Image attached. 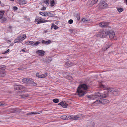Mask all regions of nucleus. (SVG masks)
Instances as JSON below:
<instances>
[{
  "label": "nucleus",
  "mask_w": 127,
  "mask_h": 127,
  "mask_svg": "<svg viewBox=\"0 0 127 127\" xmlns=\"http://www.w3.org/2000/svg\"><path fill=\"white\" fill-rule=\"evenodd\" d=\"M87 88V86L85 84H83L79 86L77 90V92L79 96L81 97L86 94V90Z\"/></svg>",
  "instance_id": "f257e3e1"
},
{
  "label": "nucleus",
  "mask_w": 127,
  "mask_h": 127,
  "mask_svg": "<svg viewBox=\"0 0 127 127\" xmlns=\"http://www.w3.org/2000/svg\"><path fill=\"white\" fill-rule=\"evenodd\" d=\"M87 97L91 100H95L97 98L101 99L105 98L107 97V95L105 94L99 93V92L96 93L94 96L87 95Z\"/></svg>",
  "instance_id": "f03ea898"
},
{
  "label": "nucleus",
  "mask_w": 127,
  "mask_h": 127,
  "mask_svg": "<svg viewBox=\"0 0 127 127\" xmlns=\"http://www.w3.org/2000/svg\"><path fill=\"white\" fill-rule=\"evenodd\" d=\"M81 116V115H71V116H66L63 115L61 116V119L64 120L69 119H72L73 120H77L79 119V118Z\"/></svg>",
  "instance_id": "7ed1b4c3"
},
{
  "label": "nucleus",
  "mask_w": 127,
  "mask_h": 127,
  "mask_svg": "<svg viewBox=\"0 0 127 127\" xmlns=\"http://www.w3.org/2000/svg\"><path fill=\"white\" fill-rule=\"evenodd\" d=\"M107 6L106 0H101L98 4L99 9H102L105 8Z\"/></svg>",
  "instance_id": "20e7f679"
},
{
  "label": "nucleus",
  "mask_w": 127,
  "mask_h": 127,
  "mask_svg": "<svg viewBox=\"0 0 127 127\" xmlns=\"http://www.w3.org/2000/svg\"><path fill=\"white\" fill-rule=\"evenodd\" d=\"M99 86L101 88H103L104 90H107L108 92H111L112 93L114 89V88L111 87H107L104 85L102 83L100 84Z\"/></svg>",
  "instance_id": "39448f33"
},
{
  "label": "nucleus",
  "mask_w": 127,
  "mask_h": 127,
  "mask_svg": "<svg viewBox=\"0 0 127 127\" xmlns=\"http://www.w3.org/2000/svg\"><path fill=\"white\" fill-rule=\"evenodd\" d=\"M107 31H103L102 30H101L97 34V36L99 37H105L107 36Z\"/></svg>",
  "instance_id": "423d86ee"
},
{
  "label": "nucleus",
  "mask_w": 127,
  "mask_h": 127,
  "mask_svg": "<svg viewBox=\"0 0 127 127\" xmlns=\"http://www.w3.org/2000/svg\"><path fill=\"white\" fill-rule=\"evenodd\" d=\"M107 35H108L109 38L111 39L114 38L115 37V34L113 31H107Z\"/></svg>",
  "instance_id": "0eeeda50"
},
{
  "label": "nucleus",
  "mask_w": 127,
  "mask_h": 127,
  "mask_svg": "<svg viewBox=\"0 0 127 127\" xmlns=\"http://www.w3.org/2000/svg\"><path fill=\"white\" fill-rule=\"evenodd\" d=\"M109 102V101L108 100L104 99L102 100L101 101L98 100H96L95 102H94V103L97 104L98 103H102V104H104Z\"/></svg>",
  "instance_id": "6e6552de"
},
{
  "label": "nucleus",
  "mask_w": 127,
  "mask_h": 127,
  "mask_svg": "<svg viewBox=\"0 0 127 127\" xmlns=\"http://www.w3.org/2000/svg\"><path fill=\"white\" fill-rule=\"evenodd\" d=\"M14 88L15 90H17L18 91L20 90H22L23 89H25V88L23 86L17 84H15L14 86Z\"/></svg>",
  "instance_id": "1a4fd4ad"
},
{
  "label": "nucleus",
  "mask_w": 127,
  "mask_h": 127,
  "mask_svg": "<svg viewBox=\"0 0 127 127\" xmlns=\"http://www.w3.org/2000/svg\"><path fill=\"white\" fill-rule=\"evenodd\" d=\"M99 25L101 27L105 28L108 26V23L106 22H103L99 23Z\"/></svg>",
  "instance_id": "9d476101"
},
{
  "label": "nucleus",
  "mask_w": 127,
  "mask_h": 127,
  "mask_svg": "<svg viewBox=\"0 0 127 127\" xmlns=\"http://www.w3.org/2000/svg\"><path fill=\"white\" fill-rule=\"evenodd\" d=\"M52 60V59L50 57H46V58H43L41 60L42 61L44 62L48 63L51 62Z\"/></svg>",
  "instance_id": "9b49d317"
},
{
  "label": "nucleus",
  "mask_w": 127,
  "mask_h": 127,
  "mask_svg": "<svg viewBox=\"0 0 127 127\" xmlns=\"http://www.w3.org/2000/svg\"><path fill=\"white\" fill-rule=\"evenodd\" d=\"M42 18L39 17H36L35 20V22H38L37 24H40L41 23H44L42 20H41Z\"/></svg>",
  "instance_id": "f8f14e48"
},
{
  "label": "nucleus",
  "mask_w": 127,
  "mask_h": 127,
  "mask_svg": "<svg viewBox=\"0 0 127 127\" xmlns=\"http://www.w3.org/2000/svg\"><path fill=\"white\" fill-rule=\"evenodd\" d=\"M37 77L39 78H44L47 75V73H45L44 74H40L38 73H37L36 74Z\"/></svg>",
  "instance_id": "ddd939ff"
},
{
  "label": "nucleus",
  "mask_w": 127,
  "mask_h": 127,
  "mask_svg": "<svg viewBox=\"0 0 127 127\" xmlns=\"http://www.w3.org/2000/svg\"><path fill=\"white\" fill-rule=\"evenodd\" d=\"M119 94V91L117 89L115 88L112 93V95L115 96L118 95Z\"/></svg>",
  "instance_id": "4468645a"
},
{
  "label": "nucleus",
  "mask_w": 127,
  "mask_h": 127,
  "mask_svg": "<svg viewBox=\"0 0 127 127\" xmlns=\"http://www.w3.org/2000/svg\"><path fill=\"white\" fill-rule=\"evenodd\" d=\"M26 37V34L21 35L18 36L20 41H21L25 39Z\"/></svg>",
  "instance_id": "2eb2a0df"
},
{
  "label": "nucleus",
  "mask_w": 127,
  "mask_h": 127,
  "mask_svg": "<svg viewBox=\"0 0 127 127\" xmlns=\"http://www.w3.org/2000/svg\"><path fill=\"white\" fill-rule=\"evenodd\" d=\"M36 53L40 56H43L44 55L45 52L43 50H38L36 51Z\"/></svg>",
  "instance_id": "dca6fc26"
},
{
  "label": "nucleus",
  "mask_w": 127,
  "mask_h": 127,
  "mask_svg": "<svg viewBox=\"0 0 127 127\" xmlns=\"http://www.w3.org/2000/svg\"><path fill=\"white\" fill-rule=\"evenodd\" d=\"M18 2L20 5L25 4L27 3L26 1L25 0H19Z\"/></svg>",
  "instance_id": "f3484780"
},
{
  "label": "nucleus",
  "mask_w": 127,
  "mask_h": 127,
  "mask_svg": "<svg viewBox=\"0 0 127 127\" xmlns=\"http://www.w3.org/2000/svg\"><path fill=\"white\" fill-rule=\"evenodd\" d=\"M31 78H25L23 79L22 80V82L25 83H26L31 80Z\"/></svg>",
  "instance_id": "a211bd4d"
},
{
  "label": "nucleus",
  "mask_w": 127,
  "mask_h": 127,
  "mask_svg": "<svg viewBox=\"0 0 127 127\" xmlns=\"http://www.w3.org/2000/svg\"><path fill=\"white\" fill-rule=\"evenodd\" d=\"M42 43L43 44H45L46 45H48L51 42L50 40H48V41H45L44 40H43L41 41Z\"/></svg>",
  "instance_id": "6ab92c4d"
},
{
  "label": "nucleus",
  "mask_w": 127,
  "mask_h": 127,
  "mask_svg": "<svg viewBox=\"0 0 127 127\" xmlns=\"http://www.w3.org/2000/svg\"><path fill=\"white\" fill-rule=\"evenodd\" d=\"M73 65V64L70 61H68L65 64L66 66L70 67Z\"/></svg>",
  "instance_id": "aec40b11"
},
{
  "label": "nucleus",
  "mask_w": 127,
  "mask_h": 127,
  "mask_svg": "<svg viewBox=\"0 0 127 127\" xmlns=\"http://www.w3.org/2000/svg\"><path fill=\"white\" fill-rule=\"evenodd\" d=\"M6 69V66L5 65H2L0 66V73L2 72L3 71Z\"/></svg>",
  "instance_id": "412c9836"
},
{
  "label": "nucleus",
  "mask_w": 127,
  "mask_h": 127,
  "mask_svg": "<svg viewBox=\"0 0 127 127\" xmlns=\"http://www.w3.org/2000/svg\"><path fill=\"white\" fill-rule=\"evenodd\" d=\"M41 113V112H31L27 114V115H31L32 114H39Z\"/></svg>",
  "instance_id": "4be33fe9"
},
{
  "label": "nucleus",
  "mask_w": 127,
  "mask_h": 127,
  "mask_svg": "<svg viewBox=\"0 0 127 127\" xmlns=\"http://www.w3.org/2000/svg\"><path fill=\"white\" fill-rule=\"evenodd\" d=\"M59 104L61 105L62 107L64 108H66L67 107L66 104L63 102H62L59 103Z\"/></svg>",
  "instance_id": "5701e85b"
},
{
  "label": "nucleus",
  "mask_w": 127,
  "mask_h": 127,
  "mask_svg": "<svg viewBox=\"0 0 127 127\" xmlns=\"http://www.w3.org/2000/svg\"><path fill=\"white\" fill-rule=\"evenodd\" d=\"M4 13L5 12L4 11H0V19H1L2 18Z\"/></svg>",
  "instance_id": "b1692460"
},
{
  "label": "nucleus",
  "mask_w": 127,
  "mask_h": 127,
  "mask_svg": "<svg viewBox=\"0 0 127 127\" xmlns=\"http://www.w3.org/2000/svg\"><path fill=\"white\" fill-rule=\"evenodd\" d=\"M20 41L19 38H18V37L14 40V42L16 43Z\"/></svg>",
  "instance_id": "393cba45"
},
{
  "label": "nucleus",
  "mask_w": 127,
  "mask_h": 127,
  "mask_svg": "<svg viewBox=\"0 0 127 127\" xmlns=\"http://www.w3.org/2000/svg\"><path fill=\"white\" fill-rule=\"evenodd\" d=\"M98 0H93L91 1V3L92 4H96Z\"/></svg>",
  "instance_id": "a878e982"
},
{
  "label": "nucleus",
  "mask_w": 127,
  "mask_h": 127,
  "mask_svg": "<svg viewBox=\"0 0 127 127\" xmlns=\"http://www.w3.org/2000/svg\"><path fill=\"white\" fill-rule=\"evenodd\" d=\"M29 95L28 94L23 95H22V97L24 98H26L27 97L29 96Z\"/></svg>",
  "instance_id": "bb28decb"
},
{
  "label": "nucleus",
  "mask_w": 127,
  "mask_h": 127,
  "mask_svg": "<svg viewBox=\"0 0 127 127\" xmlns=\"http://www.w3.org/2000/svg\"><path fill=\"white\" fill-rule=\"evenodd\" d=\"M39 14L44 16H46V14L45 12H39Z\"/></svg>",
  "instance_id": "cd10ccee"
},
{
  "label": "nucleus",
  "mask_w": 127,
  "mask_h": 127,
  "mask_svg": "<svg viewBox=\"0 0 127 127\" xmlns=\"http://www.w3.org/2000/svg\"><path fill=\"white\" fill-rule=\"evenodd\" d=\"M110 45H107L106 47H105L104 48H102V50L104 51L106 50L107 49H108V48H109V46L110 45Z\"/></svg>",
  "instance_id": "c85d7f7f"
},
{
  "label": "nucleus",
  "mask_w": 127,
  "mask_h": 127,
  "mask_svg": "<svg viewBox=\"0 0 127 127\" xmlns=\"http://www.w3.org/2000/svg\"><path fill=\"white\" fill-rule=\"evenodd\" d=\"M82 21L85 23H87L88 22V21H89L88 19L85 18H83L82 20Z\"/></svg>",
  "instance_id": "c756f323"
},
{
  "label": "nucleus",
  "mask_w": 127,
  "mask_h": 127,
  "mask_svg": "<svg viewBox=\"0 0 127 127\" xmlns=\"http://www.w3.org/2000/svg\"><path fill=\"white\" fill-rule=\"evenodd\" d=\"M33 42L32 41H30L27 42L26 43V44L27 45H30L32 44L33 43Z\"/></svg>",
  "instance_id": "7c9ffc66"
},
{
  "label": "nucleus",
  "mask_w": 127,
  "mask_h": 127,
  "mask_svg": "<svg viewBox=\"0 0 127 127\" xmlns=\"http://www.w3.org/2000/svg\"><path fill=\"white\" fill-rule=\"evenodd\" d=\"M6 73L5 72L0 73V76L2 77H4L5 76Z\"/></svg>",
  "instance_id": "2f4dec72"
},
{
  "label": "nucleus",
  "mask_w": 127,
  "mask_h": 127,
  "mask_svg": "<svg viewBox=\"0 0 127 127\" xmlns=\"http://www.w3.org/2000/svg\"><path fill=\"white\" fill-rule=\"evenodd\" d=\"M15 112H16V113H17L20 112L21 111V109H19L17 108H15ZM14 112H15V111Z\"/></svg>",
  "instance_id": "473e14b6"
},
{
  "label": "nucleus",
  "mask_w": 127,
  "mask_h": 127,
  "mask_svg": "<svg viewBox=\"0 0 127 127\" xmlns=\"http://www.w3.org/2000/svg\"><path fill=\"white\" fill-rule=\"evenodd\" d=\"M44 2L47 5H48L49 4V1L48 0H44Z\"/></svg>",
  "instance_id": "72a5a7b5"
},
{
  "label": "nucleus",
  "mask_w": 127,
  "mask_h": 127,
  "mask_svg": "<svg viewBox=\"0 0 127 127\" xmlns=\"http://www.w3.org/2000/svg\"><path fill=\"white\" fill-rule=\"evenodd\" d=\"M117 10L119 12H122L123 10V9L122 8H117Z\"/></svg>",
  "instance_id": "f704fd0d"
},
{
  "label": "nucleus",
  "mask_w": 127,
  "mask_h": 127,
  "mask_svg": "<svg viewBox=\"0 0 127 127\" xmlns=\"http://www.w3.org/2000/svg\"><path fill=\"white\" fill-rule=\"evenodd\" d=\"M55 2L53 0H52L50 2V4L51 5V7H53L54 5L55 4Z\"/></svg>",
  "instance_id": "c9c22d12"
},
{
  "label": "nucleus",
  "mask_w": 127,
  "mask_h": 127,
  "mask_svg": "<svg viewBox=\"0 0 127 127\" xmlns=\"http://www.w3.org/2000/svg\"><path fill=\"white\" fill-rule=\"evenodd\" d=\"M53 101L56 103H57L59 102V100L57 99H55L53 100Z\"/></svg>",
  "instance_id": "e433bc0d"
},
{
  "label": "nucleus",
  "mask_w": 127,
  "mask_h": 127,
  "mask_svg": "<svg viewBox=\"0 0 127 127\" xmlns=\"http://www.w3.org/2000/svg\"><path fill=\"white\" fill-rule=\"evenodd\" d=\"M15 108H12L11 109V113H16V112H14L15 111Z\"/></svg>",
  "instance_id": "4c0bfd02"
},
{
  "label": "nucleus",
  "mask_w": 127,
  "mask_h": 127,
  "mask_svg": "<svg viewBox=\"0 0 127 127\" xmlns=\"http://www.w3.org/2000/svg\"><path fill=\"white\" fill-rule=\"evenodd\" d=\"M40 43V42H36L34 43V44H33V45H35L36 46H37Z\"/></svg>",
  "instance_id": "58836bf2"
},
{
  "label": "nucleus",
  "mask_w": 127,
  "mask_h": 127,
  "mask_svg": "<svg viewBox=\"0 0 127 127\" xmlns=\"http://www.w3.org/2000/svg\"><path fill=\"white\" fill-rule=\"evenodd\" d=\"M73 21L72 19H70L68 21V23L70 24H72L73 23Z\"/></svg>",
  "instance_id": "ea45409f"
},
{
  "label": "nucleus",
  "mask_w": 127,
  "mask_h": 127,
  "mask_svg": "<svg viewBox=\"0 0 127 127\" xmlns=\"http://www.w3.org/2000/svg\"><path fill=\"white\" fill-rule=\"evenodd\" d=\"M58 27L56 25H55L53 27V28L55 30H56L58 28Z\"/></svg>",
  "instance_id": "a19ab883"
},
{
  "label": "nucleus",
  "mask_w": 127,
  "mask_h": 127,
  "mask_svg": "<svg viewBox=\"0 0 127 127\" xmlns=\"http://www.w3.org/2000/svg\"><path fill=\"white\" fill-rule=\"evenodd\" d=\"M6 104L4 103L3 102H0V106L1 105H5Z\"/></svg>",
  "instance_id": "79ce46f5"
},
{
  "label": "nucleus",
  "mask_w": 127,
  "mask_h": 127,
  "mask_svg": "<svg viewBox=\"0 0 127 127\" xmlns=\"http://www.w3.org/2000/svg\"><path fill=\"white\" fill-rule=\"evenodd\" d=\"M51 13L50 12H46V15L48 16H49L50 15V14H51Z\"/></svg>",
  "instance_id": "37998d69"
},
{
  "label": "nucleus",
  "mask_w": 127,
  "mask_h": 127,
  "mask_svg": "<svg viewBox=\"0 0 127 127\" xmlns=\"http://www.w3.org/2000/svg\"><path fill=\"white\" fill-rule=\"evenodd\" d=\"M7 21V19L5 18H3L2 19V21L3 22H6Z\"/></svg>",
  "instance_id": "c03bdc74"
},
{
  "label": "nucleus",
  "mask_w": 127,
  "mask_h": 127,
  "mask_svg": "<svg viewBox=\"0 0 127 127\" xmlns=\"http://www.w3.org/2000/svg\"><path fill=\"white\" fill-rule=\"evenodd\" d=\"M46 9V8L45 7H43L41 9V10H45Z\"/></svg>",
  "instance_id": "a18cd8bd"
},
{
  "label": "nucleus",
  "mask_w": 127,
  "mask_h": 127,
  "mask_svg": "<svg viewBox=\"0 0 127 127\" xmlns=\"http://www.w3.org/2000/svg\"><path fill=\"white\" fill-rule=\"evenodd\" d=\"M10 50L9 49H8L7 51H5L4 53V54H5L8 53L9 51Z\"/></svg>",
  "instance_id": "49530a36"
},
{
  "label": "nucleus",
  "mask_w": 127,
  "mask_h": 127,
  "mask_svg": "<svg viewBox=\"0 0 127 127\" xmlns=\"http://www.w3.org/2000/svg\"><path fill=\"white\" fill-rule=\"evenodd\" d=\"M13 9L14 10H16L18 9V8L17 7L14 6L13 7Z\"/></svg>",
  "instance_id": "de8ad7c7"
},
{
  "label": "nucleus",
  "mask_w": 127,
  "mask_h": 127,
  "mask_svg": "<svg viewBox=\"0 0 127 127\" xmlns=\"http://www.w3.org/2000/svg\"><path fill=\"white\" fill-rule=\"evenodd\" d=\"M49 16L51 17H53L54 15L53 14L51 13V14H50V15Z\"/></svg>",
  "instance_id": "09e8293b"
},
{
  "label": "nucleus",
  "mask_w": 127,
  "mask_h": 127,
  "mask_svg": "<svg viewBox=\"0 0 127 127\" xmlns=\"http://www.w3.org/2000/svg\"><path fill=\"white\" fill-rule=\"evenodd\" d=\"M42 21H43V22H44H44H47L49 21L47 20H42Z\"/></svg>",
  "instance_id": "8fccbe9b"
},
{
  "label": "nucleus",
  "mask_w": 127,
  "mask_h": 127,
  "mask_svg": "<svg viewBox=\"0 0 127 127\" xmlns=\"http://www.w3.org/2000/svg\"><path fill=\"white\" fill-rule=\"evenodd\" d=\"M77 20H79L80 19V17H79V16L77 17Z\"/></svg>",
  "instance_id": "3c124183"
},
{
  "label": "nucleus",
  "mask_w": 127,
  "mask_h": 127,
  "mask_svg": "<svg viewBox=\"0 0 127 127\" xmlns=\"http://www.w3.org/2000/svg\"><path fill=\"white\" fill-rule=\"evenodd\" d=\"M22 51H23V52H25V50L23 49H22Z\"/></svg>",
  "instance_id": "603ef678"
},
{
  "label": "nucleus",
  "mask_w": 127,
  "mask_h": 127,
  "mask_svg": "<svg viewBox=\"0 0 127 127\" xmlns=\"http://www.w3.org/2000/svg\"><path fill=\"white\" fill-rule=\"evenodd\" d=\"M125 1L126 3H127V0H125Z\"/></svg>",
  "instance_id": "864d4df0"
},
{
  "label": "nucleus",
  "mask_w": 127,
  "mask_h": 127,
  "mask_svg": "<svg viewBox=\"0 0 127 127\" xmlns=\"http://www.w3.org/2000/svg\"><path fill=\"white\" fill-rule=\"evenodd\" d=\"M10 1H14V0H10Z\"/></svg>",
  "instance_id": "5fc2aeb1"
},
{
  "label": "nucleus",
  "mask_w": 127,
  "mask_h": 127,
  "mask_svg": "<svg viewBox=\"0 0 127 127\" xmlns=\"http://www.w3.org/2000/svg\"><path fill=\"white\" fill-rule=\"evenodd\" d=\"M1 1L0 0V4L1 3Z\"/></svg>",
  "instance_id": "6e6d98bb"
},
{
  "label": "nucleus",
  "mask_w": 127,
  "mask_h": 127,
  "mask_svg": "<svg viewBox=\"0 0 127 127\" xmlns=\"http://www.w3.org/2000/svg\"><path fill=\"white\" fill-rule=\"evenodd\" d=\"M34 84H35V85H36V84L35 83Z\"/></svg>",
  "instance_id": "4d7b16f0"
},
{
  "label": "nucleus",
  "mask_w": 127,
  "mask_h": 127,
  "mask_svg": "<svg viewBox=\"0 0 127 127\" xmlns=\"http://www.w3.org/2000/svg\"><path fill=\"white\" fill-rule=\"evenodd\" d=\"M2 58V57H0V58Z\"/></svg>",
  "instance_id": "13d9d810"
}]
</instances>
